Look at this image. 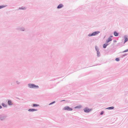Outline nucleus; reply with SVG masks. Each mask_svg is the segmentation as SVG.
<instances>
[{
	"label": "nucleus",
	"instance_id": "obj_21",
	"mask_svg": "<svg viewBox=\"0 0 128 128\" xmlns=\"http://www.w3.org/2000/svg\"><path fill=\"white\" fill-rule=\"evenodd\" d=\"M82 106H77L75 107V108H80Z\"/></svg>",
	"mask_w": 128,
	"mask_h": 128
},
{
	"label": "nucleus",
	"instance_id": "obj_1",
	"mask_svg": "<svg viewBox=\"0 0 128 128\" xmlns=\"http://www.w3.org/2000/svg\"><path fill=\"white\" fill-rule=\"evenodd\" d=\"M28 86L29 88L34 89H38L39 87L38 86L35 85L33 84H28Z\"/></svg>",
	"mask_w": 128,
	"mask_h": 128
},
{
	"label": "nucleus",
	"instance_id": "obj_32",
	"mask_svg": "<svg viewBox=\"0 0 128 128\" xmlns=\"http://www.w3.org/2000/svg\"><path fill=\"white\" fill-rule=\"evenodd\" d=\"M16 98L20 100V98Z\"/></svg>",
	"mask_w": 128,
	"mask_h": 128
},
{
	"label": "nucleus",
	"instance_id": "obj_5",
	"mask_svg": "<svg viewBox=\"0 0 128 128\" xmlns=\"http://www.w3.org/2000/svg\"><path fill=\"white\" fill-rule=\"evenodd\" d=\"M83 110L86 113H88L92 110V109L89 108H88L86 107L84 108Z\"/></svg>",
	"mask_w": 128,
	"mask_h": 128
},
{
	"label": "nucleus",
	"instance_id": "obj_18",
	"mask_svg": "<svg viewBox=\"0 0 128 128\" xmlns=\"http://www.w3.org/2000/svg\"><path fill=\"white\" fill-rule=\"evenodd\" d=\"M97 56L98 57H100V52L99 51L97 52Z\"/></svg>",
	"mask_w": 128,
	"mask_h": 128
},
{
	"label": "nucleus",
	"instance_id": "obj_3",
	"mask_svg": "<svg viewBox=\"0 0 128 128\" xmlns=\"http://www.w3.org/2000/svg\"><path fill=\"white\" fill-rule=\"evenodd\" d=\"M100 33V32L98 31L94 32L92 34H88V36H95L96 35Z\"/></svg>",
	"mask_w": 128,
	"mask_h": 128
},
{
	"label": "nucleus",
	"instance_id": "obj_27",
	"mask_svg": "<svg viewBox=\"0 0 128 128\" xmlns=\"http://www.w3.org/2000/svg\"><path fill=\"white\" fill-rule=\"evenodd\" d=\"M16 83L17 84H18V85L19 84H20V82H19V81H16Z\"/></svg>",
	"mask_w": 128,
	"mask_h": 128
},
{
	"label": "nucleus",
	"instance_id": "obj_31",
	"mask_svg": "<svg viewBox=\"0 0 128 128\" xmlns=\"http://www.w3.org/2000/svg\"><path fill=\"white\" fill-rule=\"evenodd\" d=\"M113 37L112 36H110V37H110V38H112V37Z\"/></svg>",
	"mask_w": 128,
	"mask_h": 128
},
{
	"label": "nucleus",
	"instance_id": "obj_10",
	"mask_svg": "<svg viewBox=\"0 0 128 128\" xmlns=\"http://www.w3.org/2000/svg\"><path fill=\"white\" fill-rule=\"evenodd\" d=\"M8 104L9 106L12 105V101L10 100H8Z\"/></svg>",
	"mask_w": 128,
	"mask_h": 128
},
{
	"label": "nucleus",
	"instance_id": "obj_22",
	"mask_svg": "<svg viewBox=\"0 0 128 128\" xmlns=\"http://www.w3.org/2000/svg\"><path fill=\"white\" fill-rule=\"evenodd\" d=\"M56 102L55 101H53L50 103L49 104V105H52V104H54Z\"/></svg>",
	"mask_w": 128,
	"mask_h": 128
},
{
	"label": "nucleus",
	"instance_id": "obj_19",
	"mask_svg": "<svg viewBox=\"0 0 128 128\" xmlns=\"http://www.w3.org/2000/svg\"><path fill=\"white\" fill-rule=\"evenodd\" d=\"M2 105L4 107H7V105L5 104L4 103H2Z\"/></svg>",
	"mask_w": 128,
	"mask_h": 128
},
{
	"label": "nucleus",
	"instance_id": "obj_12",
	"mask_svg": "<svg viewBox=\"0 0 128 128\" xmlns=\"http://www.w3.org/2000/svg\"><path fill=\"white\" fill-rule=\"evenodd\" d=\"M26 8L23 6H21L19 8V10H26Z\"/></svg>",
	"mask_w": 128,
	"mask_h": 128
},
{
	"label": "nucleus",
	"instance_id": "obj_29",
	"mask_svg": "<svg viewBox=\"0 0 128 128\" xmlns=\"http://www.w3.org/2000/svg\"><path fill=\"white\" fill-rule=\"evenodd\" d=\"M2 108V106H1V105H0V109Z\"/></svg>",
	"mask_w": 128,
	"mask_h": 128
},
{
	"label": "nucleus",
	"instance_id": "obj_8",
	"mask_svg": "<svg viewBox=\"0 0 128 128\" xmlns=\"http://www.w3.org/2000/svg\"><path fill=\"white\" fill-rule=\"evenodd\" d=\"M112 40V38L110 37H109L107 39L106 41V43H108L111 41Z\"/></svg>",
	"mask_w": 128,
	"mask_h": 128
},
{
	"label": "nucleus",
	"instance_id": "obj_20",
	"mask_svg": "<svg viewBox=\"0 0 128 128\" xmlns=\"http://www.w3.org/2000/svg\"><path fill=\"white\" fill-rule=\"evenodd\" d=\"M95 49L97 52L99 51V48L96 46H95Z\"/></svg>",
	"mask_w": 128,
	"mask_h": 128
},
{
	"label": "nucleus",
	"instance_id": "obj_25",
	"mask_svg": "<svg viewBox=\"0 0 128 128\" xmlns=\"http://www.w3.org/2000/svg\"><path fill=\"white\" fill-rule=\"evenodd\" d=\"M127 54H124L122 55V57H124V56H126V55H127Z\"/></svg>",
	"mask_w": 128,
	"mask_h": 128
},
{
	"label": "nucleus",
	"instance_id": "obj_30",
	"mask_svg": "<svg viewBox=\"0 0 128 128\" xmlns=\"http://www.w3.org/2000/svg\"><path fill=\"white\" fill-rule=\"evenodd\" d=\"M116 42V40H114V42Z\"/></svg>",
	"mask_w": 128,
	"mask_h": 128
},
{
	"label": "nucleus",
	"instance_id": "obj_7",
	"mask_svg": "<svg viewBox=\"0 0 128 128\" xmlns=\"http://www.w3.org/2000/svg\"><path fill=\"white\" fill-rule=\"evenodd\" d=\"M63 6L64 5L63 4H60L58 6L57 8L58 9H60L62 8Z\"/></svg>",
	"mask_w": 128,
	"mask_h": 128
},
{
	"label": "nucleus",
	"instance_id": "obj_23",
	"mask_svg": "<svg viewBox=\"0 0 128 128\" xmlns=\"http://www.w3.org/2000/svg\"><path fill=\"white\" fill-rule=\"evenodd\" d=\"M128 52V49H127L126 50H125L124 51L122 52H120V53H122H122L125 52Z\"/></svg>",
	"mask_w": 128,
	"mask_h": 128
},
{
	"label": "nucleus",
	"instance_id": "obj_14",
	"mask_svg": "<svg viewBox=\"0 0 128 128\" xmlns=\"http://www.w3.org/2000/svg\"><path fill=\"white\" fill-rule=\"evenodd\" d=\"M7 6H8V5H2L0 6V9L2 8L7 7Z\"/></svg>",
	"mask_w": 128,
	"mask_h": 128
},
{
	"label": "nucleus",
	"instance_id": "obj_13",
	"mask_svg": "<svg viewBox=\"0 0 128 128\" xmlns=\"http://www.w3.org/2000/svg\"><path fill=\"white\" fill-rule=\"evenodd\" d=\"M114 36H118L119 33L116 31H114Z\"/></svg>",
	"mask_w": 128,
	"mask_h": 128
},
{
	"label": "nucleus",
	"instance_id": "obj_9",
	"mask_svg": "<svg viewBox=\"0 0 128 128\" xmlns=\"http://www.w3.org/2000/svg\"><path fill=\"white\" fill-rule=\"evenodd\" d=\"M37 110V109L33 108H30L28 110V111L29 112H33Z\"/></svg>",
	"mask_w": 128,
	"mask_h": 128
},
{
	"label": "nucleus",
	"instance_id": "obj_2",
	"mask_svg": "<svg viewBox=\"0 0 128 128\" xmlns=\"http://www.w3.org/2000/svg\"><path fill=\"white\" fill-rule=\"evenodd\" d=\"M7 115L5 114H2L0 115V120H4L7 117Z\"/></svg>",
	"mask_w": 128,
	"mask_h": 128
},
{
	"label": "nucleus",
	"instance_id": "obj_11",
	"mask_svg": "<svg viewBox=\"0 0 128 128\" xmlns=\"http://www.w3.org/2000/svg\"><path fill=\"white\" fill-rule=\"evenodd\" d=\"M109 44H108L107 43H106L103 44V47L104 48H106L107 46H108Z\"/></svg>",
	"mask_w": 128,
	"mask_h": 128
},
{
	"label": "nucleus",
	"instance_id": "obj_4",
	"mask_svg": "<svg viewBox=\"0 0 128 128\" xmlns=\"http://www.w3.org/2000/svg\"><path fill=\"white\" fill-rule=\"evenodd\" d=\"M63 110L70 111L72 110V108H70L69 106H67L64 107L63 108Z\"/></svg>",
	"mask_w": 128,
	"mask_h": 128
},
{
	"label": "nucleus",
	"instance_id": "obj_16",
	"mask_svg": "<svg viewBox=\"0 0 128 128\" xmlns=\"http://www.w3.org/2000/svg\"><path fill=\"white\" fill-rule=\"evenodd\" d=\"M32 106L33 107L38 106H39V105L37 104H32Z\"/></svg>",
	"mask_w": 128,
	"mask_h": 128
},
{
	"label": "nucleus",
	"instance_id": "obj_26",
	"mask_svg": "<svg viewBox=\"0 0 128 128\" xmlns=\"http://www.w3.org/2000/svg\"><path fill=\"white\" fill-rule=\"evenodd\" d=\"M104 113V112L103 111H102L100 113V114L102 115Z\"/></svg>",
	"mask_w": 128,
	"mask_h": 128
},
{
	"label": "nucleus",
	"instance_id": "obj_28",
	"mask_svg": "<svg viewBox=\"0 0 128 128\" xmlns=\"http://www.w3.org/2000/svg\"><path fill=\"white\" fill-rule=\"evenodd\" d=\"M66 100H61L60 101V102H62L63 101H65Z\"/></svg>",
	"mask_w": 128,
	"mask_h": 128
},
{
	"label": "nucleus",
	"instance_id": "obj_24",
	"mask_svg": "<svg viewBox=\"0 0 128 128\" xmlns=\"http://www.w3.org/2000/svg\"><path fill=\"white\" fill-rule=\"evenodd\" d=\"M115 60L117 62H118L120 61L119 58H116L115 59Z\"/></svg>",
	"mask_w": 128,
	"mask_h": 128
},
{
	"label": "nucleus",
	"instance_id": "obj_17",
	"mask_svg": "<svg viewBox=\"0 0 128 128\" xmlns=\"http://www.w3.org/2000/svg\"><path fill=\"white\" fill-rule=\"evenodd\" d=\"M18 30L22 31H24L25 30V28H18Z\"/></svg>",
	"mask_w": 128,
	"mask_h": 128
},
{
	"label": "nucleus",
	"instance_id": "obj_15",
	"mask_svg": "<svg viewBox=\"0 0 128 128\" xmlns=\"http://www.w3.org/2000/svg\"><path fill=\"white\" fill-rule=\"evenodd\" d=\"M114 106H111L105 109L108 110H112L114 109Z\"/></svg>",
	"mask_w": 128,
	"mask_h": 128
},
{
	"label": "nucleus",
	"instance_id": "obj_6",
	"mask_svg": "<svg viewBox=\"0 0 128 128\" xmlns=\"http://www.w3.org/2000/svg\"><path fill=\"white\" fill-rule=\"evenodd\" d=\"M124 43L127 42L128 40V36L127 35H125L124 36Z\"/></svg>",
	"mask_w": 128,
	"mask_h": 128
}]
</instances>
